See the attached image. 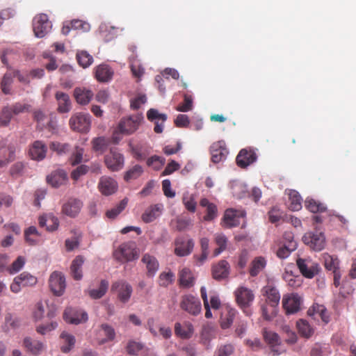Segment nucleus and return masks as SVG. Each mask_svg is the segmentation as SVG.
Returning <instances> with one entry per match:
<instances>
[{"label":"nucleus","mask_w":356,"mask_h":356,"mask_svg":"<svg viewBox=\"0 0 356 356\" xmlns=\"http://www.w3.org/2000/svg\"><path fill=\"white\" fill-rule=\"evenodd\" d=\"M262 291L266 296V303L261 307L262 316L264 319L270 321L277 314L280 295L278 290L271 285L264 286Z\"/></svg>","instance_id":"obj_1"},{"label":"nucleus","mask_w":356,"mask_h":356,"mask_svg":"<svg viewBox=\"0 0 356 356\" xmlns=\"http://www.w3.org/2000/svg\"><path fill=\"white\" fill-rule=\"evenodd\" d=\"M113 256L116 261L126 263L137 259L139 254L135 243L129 241L120 245L113 251Z\"/></svg>","instance_id":"obj_2"},{"label":"nucleus","mask_w":356,"mask_h":356,"mask_svg":"<svg viewBox=\"0 0 356 356\" xmlns=\"http://www.w3.org/2000/svg\"><path fill=\"white\" fill-rule=\"evenodd\" d=\"M70 129L76 132L86 134L91 127V115L88 113H74L69 120Z\"/></svg>","instance_id":"obj_3"},{"label":"nucleus","mask_w":356,"mask_h":356,"mask_svg":"<svg viewBox=\"0 0 356 356\" xmlns=\"http://www.w3.org/2000/svg\"><path fill=\"white\" fill-rule=\"evenodd\" d=\"M144 117L142 113H136L122 118L118 123L119 130L124 135L135 133L142 124Z\"/></svg>","instance_id":"obj_4"},{"label":"nucleus","mask_w":356,"mask_h":356,"mask_svg":"<svg viewBox=\"0 0 356 356\" xmlns=\"http://www.w3.org/2000/svg\"><path fill=\"white\" fill-rule=\"evenodd\" d=\"M180 308L192 316H197L202 312L200 299L191 294L183 295L180 298Z\"/></svg>","instance_id":"obj_5"},{"label":"nucleus","mask_w":356,"mask_h":356,"mask_svg":"<svg viewBox=\"0 0 356 356\" xmlns=\"http://www.w3.org/2000/svg\"><path fill=\"white\" fill-rule=\"evenodd\" d=\"M38 282V279L28 272H23L16 276L10 286V291L17 293L22 287L33 286Z\"/></svg>","instance_id":"obj_6"},{"label":"nucleus","mask_w":356,"mask_h":356,"mask_svg":"<svg viewBox=\"0 0 356 356\" xmlns=\"http://www.w3.org/2000/svg\"><path fill=\"white\" fill-rule=\"evenodd\" d=\"M302 241L315 251H321L325 245V235L318 231L305 233L302 236Z\"/></svg>","instance_id":"obj_7"},{"label":"nucleus","mask_w":356,"mask_h":356,"mask_svg":"<svg viewBox=\"0 0 356 356\" xmlns=\"http://www.w3.org/2000/svg\"><path fill=\"white\" fill-rule=\"evenodd\" d=\"M51 26V22L46 14L41 13L33 18V29L38 38H43L50 31Z\"/></svg>","instance_id":"obj_8"},{"label":"nucleus","mask_w":356,"mask_h":356,"mask_svg":"<svg viewBox=\"0 0 356 356\" xmlns=\"http://www.w3.org/2000/svg\"><path fill=\"white\" fill-rule=\"evenodd\" d=\"M262 337L265 343L275 355H279L282 353L280 350L282 340L277 333L267 328H264L262 330Z\"/></svg>","instance_id":"obj_9"},{"label":"nucleus","mask_w":356,"mask_h":356,"mask_svg":"<svg viewBox=\"0 0 356 356\" xmlns=\"http://www.w3.org/2000/svg\"><path fill=\"white\" fill-rule=\"evenodd\" d=\"M49 285L53 293L60 296L65 292L66 288L65 277L63 273L54 271L49 276Z\"/></svg>","instance_id":"obj_10"},{"label":"nucleus","mask_w":356,"mask_h":356,"mask_svg":"<svg viewBox=\"0 0 356 356\" xmlns=\"http://www.w3.org/2000/svg\"><path fill=\"white\" fill-rule=\"evenodd\" d=\"M296 264L301 274L307 278H313L318 272V265L310 259L299 258Z\"/></svg>","instance_id":"obj_11"},{"label":"nucleus","mask_w":356,"mask_h":356,"mask_svg":"<svg viewBox=\"0 0 356 356\" xmlns=\"http://www.w3.org/2000/svg\"><path fill=\"white\" fill-rule=\"evenodd\" d=\"M111 291L116 293L119 300L123 303L127 302L131 296V286L124 281H117L111 286Z\"/></svg>","instance_id":"obj_12"},{"label":"nucleus","mask_w":356,"mask_h":356,"mask_svg":"<svg viewBox=\"0 0 356 356\" xmlns=\"http://www.w3.org/2000/svg\"><path fill=\"white\" fill-rule=\"evenodd\" d=\"M234 294L237 304L242 309L249 307L254 299L253 291L245 286L238 287Z\"/></svg>","instance_id":"obj_13"},{"label":"nucleus","mask_w":356,"mask_h":356,"mask_svg":"<svg viewBox=\"0 0 356 356\" xmlns=\"http://www.w3.org/2000/svg\"><path fill=\"white\" fill-rule=\"evenodd\" d=\"M105 164L111 171H118L123 168L124 157L115 149H111L110 152L105 156Z\"/></svg>","instance_id":"obj_14"},{"label":"nucleus","mask_w":356,"mask_h":356,"mask_svg":"<svg viewBox=\"0 0 356 356\" xmlns=\"http://www.w3.org/2000/svg\"><path fill=\"white\" fill-rule=\"evenodd\" d=\"M63 318L67 323L77 325L86 322L88 318L86 312L67 307L63 313Z\"/></svg>","instance_id":"obj_15"},{"label":"nucleus","mask_w":356,"mask_h":356,"mask_svg":"<svg viewBox=\"0 0 356 356\" xmlns=\"http://www.w3.org/2000/svg\"><path fill=\"white\" fill-rule=\"evenodd\" d=\"M83 205L82 201L79 199L70 197L63 204L61 211L68 217L75 218L80 213Z\"/></svg>","instance_id":"obj_16"},{"label":"nucleus","mask_w":356,"mask_h":356,"mask_svg":"<svg viewBox=\"0 0 356 356\" xmlns=\"http://www.w3.org/2000/svg\"><path fill=\"white\" fill-rule=\"evenodd\" d=\"M175 254L178 257H185L192 252L194 248V241L191 238L185 240L182 237H179L175 239Z\"/></svg>","instance_id":"obj_17"},{"label":"nucleus","mask_w":356,"mask_h":356,"mask_svg":"<svg viewBox=\"0 0 356 356\" xmlns=\"http://www.w3.org/2000/svg\"><path fill=\"white\" fill-rule=\"evenodd\" d=\"M94 96L93 92L86 87H76L73 91V97L76 102L81 106L88 105Z\"/></svg>","instance_id":"obj_18"},{"label":"nucleus","mask_w":356,"mask_h":356,"mask_svg":"<svg viewBox=\"0 0 356 356\" xmlns=\"http://www.w3.org/2000/svg\"><path fill=\"white\" fill-rule=\"evenodd\" d=\"M257 154L251 148L242 149L236 156V161L238 166L246 168L257 160Z\"/></svg>","instance_id":"obj_19"},{"label":"nucleus","mask_w":356,"mask_h":356,"mask_svg":"<svg viewBox=\"0 0 356 356\" xmlns=\"http://www.w3.org/2000/svg\"><path fill=\"white\" fill-rule=\"evenodd\" d=\"M47 147L45 143L41 140H35L29 148V156L33 160L42 161L46 157Z\"/></svg>","instance_id":"obj_20"},{"label":"nucleus","mask_w":356,"mask_h":356,"mask_svg":"<svg viewBox=\"0 0 356 356\" xmlns=\"http://www.w3.org/2000/svg\"><path fill=\"white\" fill-rule=\"evenodd\" d=\"M147 118L149 121L154 122L155 126L154 131L157 134H161L163 130V123L167 120V115L163 113H159L158 110L150 108L147 113Z\"/></svg>","instance_id":"obj_21"},{"label":"nucleus","mask_w":356,"mask_h":356,"mask_svg":"<svg viewBox=\"0 0 356 356\" xmlns=\"http://www.w3.org/2000/svg\"><path fill=\"white\" fill-rule=\"evenodd\" d=\"M98 188L104 195H110L117 191L118 183L110 177L103 176L98 183Z\"/></svg>","instance_id":"obj_22"},{"label":"nucleus","mask_w":356,"mask_h":356,"mask_svg":"<svg viewBox=\"0 0 356 356\" xmlns=\"http://www.w3.org/2000/svg\"><path fill=\"white\" fill-rule=\"evenodd\" d=\"M210 152L211 154V161L215 163L225 160L228 153L222 141L213 143L210 147Z\"/></svg>","instance_id":"obj_23"},{"label":"nucleus","mask_w":356,"mask_h":356,"mask_svg":"<svg viewBox=\"0 0 356 356\" xmlns=\"http://www.w3.org/2000/svg\"><path fill=\"white\" fill-rule=\"evenodd\" d=\"M229 264L224 259L219 261L212 266V276L214 280H221L228 277L229 274Z\"/></svg>","instance_id":"obj_24"},{"label":"nucleus","mask_w":356,"mask_h":356,"mask_svg":"<svg viewBox=\"0 0 356 356\" xmlns=\"http://www.w3.org/2000/svg\"><path fill=\"white\" fill-rule=\"evenodd\" d=\"M163 210L162 204H152L147 207L142 214L141 219L145 223L152 222L159 218Z\"/></svg>","instance_id":"obj_25"},{"label":"nucleus","mask_w":356,"mask_h":356,"mask_svg":"<svg viewBox=\"0 0 356 356\" xmlns=\"http://www.w3.org/2000/svg\"><path fill=\"white\" fill-rule=\"evenodd\" d=\"M23 346L27 352L34 355H40L45 349V344L43 342L33 339L29 337L24 339Z\"/></svg>","instance_id":"obj_26"},{"label":"nucleus","mask_w":356,"mask_h":356,"mask_svg":"<svg viewBox=\"0 0 356 356\" xmlns=\"http://www.w3.org/2000/svg\"><path fill=\"white\" fill-rule=\"evenodd\" d=\"M307 314L314 318H321L327 324L330 321V314L325 307L317 303L314 304L307 311Z\"/></svg>","instance_id":"obj_27"},{"label":"nucleus","mask_w":356,"mask_h":356,"mask_svg":"<svg viewBox=\"0 0 356 356\" xmlns=\"http://www.w3.org/2000/svg\"><path fill=\"white\" fill-rule=\"evenodd\" d=\"M282 305L286 314H294L300 308V298L295 294L287 297L284 296L282 299Z\"/></svg>","instance_id":"obj_28"},{"label":"nucleus","mask_w":356,"mask_h":356,"mask_svg":"<svg viewBox=\"0 0 356 356\" xmlns=\"http://www.w3.org/2000/svg\"><path fill=\"white\" fill-rule=\"evenodd\" d=\"M57 101V111L60 113H67L72 109V102L70 96L63 92L58 91L55 95Z\"/></svg>","instance_id":"obj_29"},{"label":"nucleus","mask_w":356,"mask_h":356,"mask_svg":"<svg viewBox=\"0 0 356 356\" xmlns=\"http://www.w3.org/2000/svg\"><path fill=\"white\" fill-rule=\"evenodd\" d=\"M15 147L13 145L0 146V167L7 165L15 159Z\"/></svg>","instance_id":"obj_30"},{"label":"nucleus","mask_w":356,"mask_h":356,"mask_svg":"<svg viewBox=\"0 0 356 356\" xmlns=\"http://www.w3.org/2000/svg\"><path fill=\"white\" fill-rule=\"evenodd\" d=\"M113 75L112 69L106 64H101L95 67V77L99 82H108Z\"/></svg>","instance_id":"obj_31"},{"label":"nucleus","mask_w":356,"mask_h":356,"mask_svg":"<svg viewBox=\"0 0 356 356\" xmlns=\"http://www.w3.org/2000/svg\"><path fill=\"white\" fill-rule=\"evenodd\" d=\"M141 261L145 265L147 276H154L159 267L157 259L154 256L146 253L143 256Z\"/></svg>","instance_id":"obj_32"},{"label":"nucleus","mask_w":356,"mask_h":356,"mask_svg":"<svg viewBox=\"0 0 356 356\" xmlns=\"http://www.w3.org/2000/svg\"><path fill=\"white\" fill-rule=\"evenodd\" d=\"M237 312L229 307H225L222 310L220 318V325L222 329L229 328L235 318Z\"/></svg>","instance_id":"obj_33"},{"label":"nucleus","mask_w":356,"mask_h":356,"mask_svg":"<svg viewBox=\"0 0 356 356\" xmlns=\"http://www.w3.org/2000/svg\"><path fill=\"white\" fill-rule=\"evenodd\" d=\"M67 175L64 170H58L47 177V181L54 188H58L66 183Z\"/></svg>","instance_id":"obj_34"},{"label":"nucleus","mask_w":356,"mask_h":356,"mask_svg":"<svg viewBox=\"0 0 356 356\" xmlns=\"http://www.w3.org/2000/svg\"><path fill=\"white\" fill-rule=\"evenodd\" d=\"M200 205L206 208V214L203 217L205 221H212L218 216V208L207 198H202L200 201Z\"/></svg>","instance_id":"obj_35"},{"label":"nucleus","mask_w":356,"mask_h":356,"mask_svg":"<svg viewBox=\"0 0 356 356\" xmlns=\"http://www.w3.org/2000/svg\"><path fill=\"white\" fill-rule=\"evenodd\" d=\"M266 260L263 257H255L250 263L249 273L251 277L257 276L266 267Z\"/></svg>","instance_id":"obj_36"},{"label":"nucleus","mask_w":356,"mask_h":356,"mask_svg":"<svg viewBox=\"0 0 356 356\" xmlns=\"http://www.w3.org/2000/svg\"><path fill=\"white\" fill-rule=\"evenodd\" d=\"M225 226L227 228L236 227L240 224L239 216L237 211L232 209H227L223 216Z\"/></svg>","instance_id":"obj_37"},{"label":"nucleus","mask_w":356,"mask_h":356,"mask_svg":"<svg viewBox=\"0 0 356 356\" xmlns=\"http://www.w3.org/2000/svg\"><path fill=\"white\" fill-rule=\"evenodd\" d=\"M83 263L84 259L81 255L76 257L75 259L72 262L70 266V271L72 277L75 280H80L83 277L81 268Z\"/></svg>","instance_id":"obj_38"},{"label":"nucleus","mask_w":356,"mask_h":356,"mask_svg":"<svg viewBox=\"0 0 356 356\" xmlns=\"http://www.w3.org/2000/svg\"><path fill=\"white\" fill-rule=\"evenodd\" d=\"M179 283L180 286L190 288L194 285V277L190 269L184 268L179 273Z\"/></svg>","instance_id":"obj_39"},{"label":"nucleus","mask_w":356,"mask_h":356,"mask_svg":"<svg viewBox=\"0 0 356 356\" xmlns=\"http://www.w3.org/2000/svg\"><path fill=\"white\" fill-rule=\"evenodd\" d=\"M99 335L105 337V338L99 341L100 344H104L108 341H111L114 340L115 337V332L114 328L110 325L107 323H102L100 325Z\"/></svg>","instance_id":"obj_40"},{"label":"nucleus","mask_w":356,"mask_h":356,"mask_svg":"<svg viewBox=\"0 0 356 356\" xmlns=\"http://www.w3.org/2000/svg\"><path fill=\"white\" fill-rule=\"evenodd\" d=\"M331 353L332 349L329 344L316 343L311 348L309 356H330Z\"/></svg>","instance_id":"obj_41"},{"label":"nucleus","mask_w":356,"mask_h":356,"mask_svg":"<svg viewBox=\"0 0 356 356\" xmlns=\"http://www.w3.org/2000/svg\"><path fill=\"white\" fill-rule=\"evenodd\" d=\"M40 236V234L35 226H31L24 231L25 241L30 245L38 244Z\"/></svg>","instance_id":"obj_42"},{"label":"nucleus","mask_w":356,"mask_h":356,"mask_svg":"<svg viewBox=\"0 0 356 356\" xmlns=\"http://www.w3.org/2000/svg\"><path fill=\"white\" fill-rule=\"evenodd\" d=\"M214 241L218 246L213 251V256L217 257L227 249L228 239L222 233H217L214 235Z\"/></svg>","instance_id":"obj_43"},{"label":"nucleus","mask_w":356,"mask_h":356,"mask_svg":"<svg viewBox=\"0 0 356 356\" xmlns=\"http://www.w3.org/2000/svg\"><path fill=\"white\" fill-rule=\"evenodd\" d=\"M296 327L299 334L305 338L308 339L311 337L314 332L313 327H312L309 323L304 319H300L296 323Z\"/></svg>","instance_id":"obj_44"},{"label":"nucleus","mask_w":356,"mask_h":356,"mask_svg":"<svg viewBox=\"0 0 356 356\" xmlns=\"http://www.w3.org/2000/svg\"><path fill=\"white\" fill-rule=\"evenodd\" d=\"M60 338L63 339V345L60 346L61 351L64 353L70 352L74 346L75 337L67 332H63L60 334Z\"/></svg>","instance_id":"obj_45"},{"label":"nucleus","mask_w":356,"mask_h":356,"mask_svg":"<svg viewBox=\"0 0 356 356\" xmlns=\"http://www.w3.org/2000/svg\"><path fill=\"white\" fill-rule=\"evenodd\" d=\"M302 208V198L296 191L289 193V209L291 211H299Z\"/></svg>","instance_id":"obj_46"},{"label":"nucleus","mask_w":356,"mask_h":356,"mask_svg":"<svg viewBox=\"0 0 356 356\" xmlns=\"http://www.w3.org/2000/svg\"><path fill=\"white\" fill-rule=\"evenodd\" d=\"M91 144L95 152L103 153L108 146L109 140L104 136L97 137L92 140Z\"/></svg>","instance_id":"obj_47"},{"label":"nucleus","mask_w":356,"mask_h":356,"mask_svg":"<svg viewBox=\"0 0 356 356\" xmlns=\"http://www.w3.org/2000/svg\"><path fill=\"white\" fill-rule=\"evenodd\" d=\"M305 207L312 213H322L326 211V207L314 199L307 198L305 202Z\"/></svg>","instance_id":"obj_48"},{"label":"nucleus","mask_w":356,"mask_h":356,"mask_svg":"<svg viewBox=\"0 0 356 356\" xmlns=\"http://www.w3.org/2000/svg\"><path fill=\"white\" fill-rule=\"evenodd\" d=\"M108 288V282L102 280L100 282L99 289L88 290V293L92 299H99L103 297L106 293Z\"/></svg>","instance_id":"obj_49"},{"label":"nucleus","mask_w":356,"mask_h":356,"mask_svg":"<svg viewBox=\"0 0 356 356\" xmlns=\"http://www.w3.org/2000/svg\"><path fill=\"white\" fill-rule=\"evenodd\" d=\"M325 268L328 270H336L339 269V261L337 257H334L327 253L323 254Z\"/></svg>","instance_id":"obj_50"},{"label":"nucleus","mask_w":356,"mask_h":356,"mask_svg":"<svg viewBox=\"0 0 356 356\" xmlns=\"http://www.w3.org/2000/svg\"><path fill=\"white\" fill-rule=\"evenodd\" d=\"M297 248L296 242H291L290 244L284 243L282 246L280 247L277 251V256L280 259H285L288 257L291 252Z\"/></svg>","instance_id":"obj_51"},{"label":"nucleus","mask_w":356,"mask_h":356,"mask_svg":"<svg viewBox=\"0 0 356 356\" xmlns=\"http://www.w3.org/2000/svg\"><path fill=\"white\" fill-rule=\"evenodd\" d=\"M76 60L83 68L89 67L93 63L92 56L86 51H81L76 54Z\"/></svg>","instance_id":"obj_52"},{"label":"nucleus","mask_w":356,"mask_h":356,"mask_svg":"<svg viewBox=\"0 0 356 356\" xmlns=\"http://www.w3.org/2000/svg\"><path fill=\"white\" fill-rule=\"evenodd\" d=\"M127 202L128 201L126 198L121 200L117 206L106 211V217L110 219L115 218L125 209Z\"/></svg>","instance_id":"obj_53"},{"label":"nucleus","mask_w":356,"mask_h":356,"mask_svg":"<svg viewBox=\"0 0 356 356\" xmlns=\"http://www.w3.org/2000/svg\"><path fill=\"white\" fill-rule=\"evenodd\" d=\"M143 172V169L140 165H135L131 168L128 170L124 176V179L126 181L136 179Z\"/></svg>","instance_id":"obj_54"},{"label":"nucleus","mask_w":356,"mask_h":356,"mask_svg":"<svg viewBox=\"0 0 356 356\" xmlns=\"http://www.w3.org/2000/svg\"><path fill=\"white\" fill-rule=\"evenodd\" d=\"M13 114L9 106H4L0 113V126L8 127L13 118Z\"/></svg>","instance_id":"obj_55"},{"label":"nucleus","mask_w":356,"mask_h":356,"mask_svg":"<svg viewBox=\"0 0 356 356\" xmlns=\"http://www.w3.org/2000/svg\"><path fill=\"white\" fill-rule=\"evenodd\" d=\"M26 263V259L23 256H19L12 263L11 266L7 268V270L10 274H15L18 273L24 266Z\"/></svg>","instance_id":"obj_56"},{"label":"nucleus","mask_w":356,"mask_h":356,"mask_svg":"<svg viewBox=\"0 0 356 356\" xmlns=\"http://www.w3.org/2000/svg\"><path fill=\"white\" fill-rule=\"evenodd\" d=\"M193 106L192 96L188 94H184V102L177 106L176 110L180 112H188L192 110Z\"/></svg>","instance_id":"obj_57"},{"label":"nucleus","mask_w":356,"mask_h":356,"mask_svg":"<svg viewBox=\"0 0 356 356\" xmlns=\"http://www.w3.org/2000/svg\"><path fill=\"white\" fill-rule=\"evenodd\" d=\"M175 280V274L171 272H162L159 277V284L166 287L171 284Z\"/></svg>","instance_id":"obj_58"},{"label":"nucleus","mask_w":356,"mask_h":356,"mask_svg":"<svg viewBox=\"0 0 356 356\" xmlns=\"http://www.w3.org/2000/svg\"><path fill=\"white\" fill-rule=\"evenodd\" d=\"M174 223L175 224V229L181 232L192 225V220L188 217H178L175 220Z\"/></svg>","instance_id":"obj_59"},{"label":"nucleus","mask_w":356,"mask_h":356,"mask_svg":"<svg viewBox=\"0 0 356 356\" xmlns=\"http://www.w3.org/2000/svg\"><path fill=\"white\" fill-rule=\"evenodd\" d=\"M165 164V159L156 155L152 156L147 160V165L155 170H160Z\"/></svg>","instance_id":"obj_60"},{"label":"nucleus","mask_w":356,"mask_h":356,"mask_svg":"<svg viewBox=\"0 0 356 356\" xmlns=\"http://www.w3.org/2000/svg\"><path fill=\"white\" fill-rule=\"evenodd\" d=\"M49 148L51 150L56 152L58 154L61 155L69 152L70 145L68 143L51 142L49 145Z\"/></svg>","instance_id":"obj_61"},{"label":"nucleus","mask_w":356,"mask_h":356,"mask_svg":"<svg viewBox=\"0 0 356 356\" xmlns=\"http://www.w3.org/2000/svg\"><path fill=\"white\" fill-rule=\"evenodd\" d=\"M13 76V74L11 73H6L4 74L1 83V88L4 94L10 93Z\"/></svg>","instance_id":"obj_62"},{"label":"nucleus","mask_w":356,"mask_h":356,"mask_svg":"<svg viewBox=\"0 0 356 356\" xmlns=\"http://www.w3.org/2000/svg\"><path fill=\"white\" fill-rule=\"evenodd\" d=\"M84 150L83 148L76 147L75 150L70 156V161L72 165H76L81 163L83 160Z\"/></svg>","instance_id":"obj_63"},{"label":"nucleus","mask_w":356,"mask_h":356,"mask_svg":"<svg viewBox=\"0 0 356 356\" xmlns=\"http://www.w3.org/2000/svg\"><path fill=\"white\" fill-rule=\"evenodd\" d=\"M250 255L246 250H242L238 254L236 261V268L238 269H243L249 261Z\"/></svg>","instance_id":"obj_64"}]
</instances>
